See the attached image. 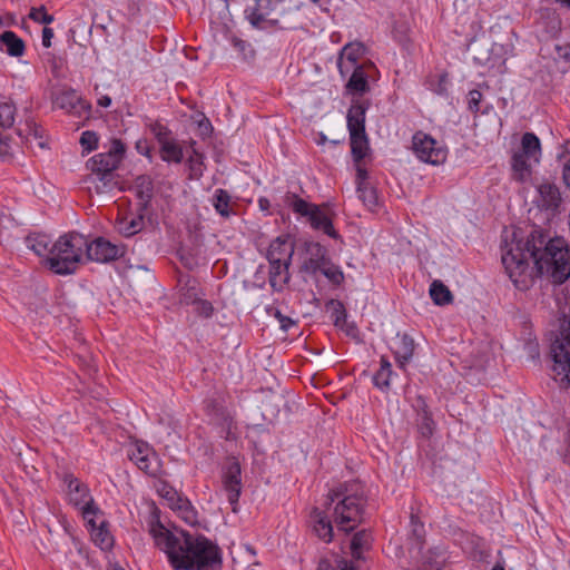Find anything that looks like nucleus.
I'll return each instance as SVG.
<instances>
[{
    "mask_svg": "<svg viewBox=\"0 0 570 570\" xmlns=\"http://www.w3.org/2000/svg\"><path fill=\"white\" fill-rule=\"evenodd\" d=\"M26 244L28 248H30L32 252H35L38 256H45L50 255V244L51 239L48 235L42 233H30L26 237Z\"/></svg>",
    "mask_w": 570,
    "mask_h": 570,
    "instance_id": "nucleus-32",
    "label": "nucleus"
},
{
    "mask_svg": "<svg viewBox=\"0 0 570 570\" xmlns=\"http://www.w3.org/2000/svg\"><path fill=\"white\" fill-rule=\"evenodd\" d=\"M126 154V145L119 138H112L108 151L99 153L87 161V168L90 174L86 177V183L94 186L97 194L111 193L118 187L119 168Z\"/></svg>",
    "mask_w": 570,
    "mask_h": 570,
    "instance_id": "nucleus-3",
    "label": "nucleus"
},
{
    "mask_svg": "<svg viewBox=\"0 0 570 570\" xmlns=\"http://www.w3.org/2000/svg\"><path fill=\"white\" fill-rule=\"evenodd\" d=\"M53 107L66 110L69 115L89 119L92 106L88 100L82 99L75 89H66L56 95L52 99Z\"/></svg>",
    "mask_w": 570,
    "mask_h": 570,
    "instance_id": "nucleus-11",
    "label": "nucleus"
},
{
    "mask_svg": "<svg viewBox=\"0 0 570 570\" xmlns=\"http://www.w3.org/2000/svg\"><path fill=\"white\" fill-rule=\"evenodd\" d=\"M538 24L542 28L547 38H556L561 31V19L552 8H541Z\"/></svg>",
    "mask_w": 570,
    "mask_h": 570,
    "instance_id": "nucleus-23",
    "label": "nucleus"
},
{
    "mask_svg": "<svg viewBox=\"0 0 570 570\" xmlns=\"http://www.w3.org/2000/svg\"><path fill=\"white\" fill-rule=\"evenodd\" d=\"M178 284L180 286L181 296L186 303L197 301L200 294V288L199 283L195 277L189 274H183L178 278Z\"/></svg>",
    "mask_w": 570,
    "mask_h": 570,
    "instance_id": "nucleus-31",
    "label": "nucleus"
},
{
    "mask_svg": "<svg viewBox=\"0 0 570 570\" xmlns=\"http://www.w3.org/2000/svg\"><path fill=\"white\" fill-rule=\"evenodd\" d=\"M502 264L515 288L529 289L534 277L564 283L570 276V249L560 238H549L542 229H532L522 236L520 228L513 230L510 243L504 240Z\"/></svg>",
    "mask_w": 570,
    "mask_h": 570,
    "instance_id": "nucleus-1",
    "label": "nucleus"
},
{
    "mask_svg": "<svg viewBox=\"0 0 570 570\" xmlns=\"http://www.w3.org/2000/svg\"><path fill=\"white\" fill-rule=\"evenodd\" d=\"M205 410L209 415L227 420L228 413L224 404L216 399H208L205 401Z\"/></svg>",
    "mask_w": 570,
    "mask_h": 570,
    "instance_id": "nucleus-47",
    "label": "nucleus"
},
{
    "mask_svg": "<svg viewBox=\"0 0 570 570\" xmlns=\"http://www.w3.org/2000/svg\"><path fill=\"white\" fill-rule=\"evenodd\" d=\"M135 149L139 155H142L151 160L153 146L147 138H140L135 144Z\"/></svg>",
    "mask_w": 570,
    "mask_h": 570,
    "instance_id": "nucleus-52",
    "label": "nucleus"
},
{
    "mask_svg": "<svg viewBox=\"0 0 570 570\" xmlns=\"http://www.w3.org/2000/svg\"><path fill=\"white\" fill-rule=\"evenodd\" d=\"M413 409L416 413L417 432L423 439L429 440L434 434L436 423L433 420L426 399L423 395H416Z\"/></svg>",
    "mask_w": 570,
    "mask_h": 570,
    "instance_id": "nucleus-15",
    "label": "nucleus"
},
{
    "mask_svg": "<svg viewBox=\"0 0 570 570\" xmlns=\"http://www.w3.org/2000/svg\"><path fill=\"white\" fill-rule=\"evenodd\" d=\"M394 374L392 364L386 356H381L380 368L373 375V384L382 391H387L391 385V377Z\"/></svg>",
    "mask_w": 570,
    "mask_h": 570,
    "instance_id": "nucleus-33",
    "label": "nucleus"
},
{
    "mask_svg": "<svg viewBox=\"0 0 570 570\" xmlns=\"http://www.w3.org/2000/svg\"><path fill=\"white\" fill-rule=\"evenodd\" d=\"M99 107L108 108L111 105V98L109 96H102L97 101Z\"/></svg>",
    "mask_w": 570,
    "mask_h": 570,
    "instance_id": "nucleus-63",
    "label": "nucleus"
},
{
    "mask_svg": "<svg viewBox=\"0 0 570 570\" xmlns=\"http://www.w3.org/2000/svg\"><path fill=\"white\" fill-rule=\"evenodd\" d=\"M199 128L204 134H210L213 131V126L207 118L199 122Z\"/></svg>",
    "mask_w": 570,
    "mask_h": 570,
    "instance_id": "nucleus-60",
    "label": "nucleus"
},
{
    "mask_svg": "<svg viewBox=\"0 0 570 570\" xmlns=\"http://www.w3.org/2000/svg\"><path fill=\"white\" fill-rule=\"evenodd\" d=\"M358 484H341L328 493L331 503L337 501L334 514L335 521L345 532H352L364 521L366 498L358 491Z\"/></svg>",
    "mask_w": 570,
    "mask_h": 570,
    "instance_id": "nucleus-5",
    "label": "nucleus"
},
{
    "mask_svg": "<svg viewBox=\"0 0 570 570\" xmlns=\"http://www.w3.org/2000/svg\"><path fill=\"white\" fill-rule=\"evenodd\" d=\"M351 69H353V71L346 83L347 91L360 95H364L370 91L367 75L364 71L363 66L350 67V70Z\"/></svg>",
    "mask_w": 570,
    "mask_h": 570,
    "instance_id": "nucleus-26",
    "label": "nucleus"
},
{
    "mask_svg": "<svg viewBox=\"0 0 570 570\" xmlns=\"http://www.w3.org/2000/svg\"><path fill=\"white\" fill-rule=\"evenodd\" d=\"M223 489L227 494V500L232 505V511H238V501L242 494V468L237 458L230 456L222 470Z\"/></svg>",
    "mask_w": 570,
    "mask_h": 570,
    "instance_id": "nucleus-9",
    "label": "nucleus"
},
{
    "mask_svg": "<svg viewBox=\"0 0 570 570\" xmlns=\"http://www.w3.org/2000/svg\"><path fill=\"white\" fill-rule=\"evenodd\" d=\"M303 248L307 257L299 266L301 273L315 276L324 265H328L331 259L328 250L321 243L306 240L303 244Z\"/></svg>",
    "mask_w": 570,
    "mask_h": 570,
    "instance_id": "nucleus-12",
    "label": "nucleus"
},
{
    "mask_svg": "<svg viewBox=\"0 0 570 570\" xmlns=\"http://www.w3.org/2000/svg\"><path fill=\"white\" fill-rule=\"evenodd\" d=\"M135 195L138 199L137 210L147 212L154 198V179L149 175H139L134 180Z\"/></svg>",
    "mask_w": 570,
    "mask_h": 570,
    "instance_id": "nucleus-18",
    "label": "nucleus"
},
{
    "mask_svg": "<svg viewBox=\"0 0 570 570\" xmlns=\"http://www.w3.org/2000/svg\"><path fill=\"white\" fill-rule=\"evenodd\" d=\"M232 43L239 52H244L246 47L249 46L245 40L235 36L232 37Z\"/></svg>",
    "mask_w": 570,
    "mask_h": 570,
    "instance_id": "nucleus-57",
    "label": "nucleus"
},
{
    "mask_svg": "<svg viewBox=\"0 0 570 570\" xmlns=\"http://www.w3.org/2000/svg\"><path fill=\"white\" fill-rule=\"evenodd\" d=\"M158 494L164 498L170 509H173L176 504H178L184 497H181L178 491L169 484L167 481H160L157 487Z\"/></svg>",
    "mask_w": 570,
    "mask_h": 570,
    "instance_id": "nucleus-41",
    "label": "nucleus"
},
{
    "mask_svg": "<svg viewBox=\"0 0 570 570\" xmlns=\"http://www.w3.org/2000/svg\"><path fill=\"white\" fill-rule=\"evenodd\" d=\"M212 204L222 217L229 218L232 215H235V212L233 210L230 204H232V196L230 194L224 189V188H217L214 191Z\"/></svg>",
    "mask_w": 570,
    "mask_h": 570,
    "instance_id": "nucleus-30",
    "label": "nucleus"
},
{
    "mask_svg": "<svg viewBox=\"0 0 570 570\" xmlns=\"http://www.w3.org/2000/svg\"><path fill=\"white\" fill-rule=\"evenodd\" d=\"M311 227L315 230H322L328 237L342 240V236L335 229L333 219L325 214L320 206L314 207L313 214L308 218Z\"/></svg>",
    "mask_w": 570,
    "mask_h": 570,
    "instance_id": "nucleus-22",
    "label": "nucleus"
},
{
    "mask_svg": "<svg viewBox=\"0 0 570 570\" xmlns=\"http://www.w3.org/2000/svg\"><path fill=\"white\" fill-rule=\"evenodd\" d=\"M197 304V313L206 318L210 317L214 313L213 304L209 301L200 299L199 297L195 302Z\"/></svg>",
    "mask_w": 570,
    "mask_h": 570,
    "instance_id": "nucleus-53",
    "label": "nucleus"
},
{
    "mask_svg": "<svg viewBox=\"0 0 570 570\" xmlns=\"http://www.w3.org/2000/svg\"><path fill=\"white\" fill-rule=\"evenodd\" d=\"M63 483L67 484L70 502L81 509L83 519L96 527L94 520L90 518L99 512V508L95 504L92 497H90L88 487L80 482L72 473H65Z\"/></svg>",
    "mask_w": 570,
    "mask_h": 570,
    "instance_id": "nucleus-8",
    "label": "nucleus"
},
{
    "mask_svg": "<svg viewBox=\"0 0 570 570\" xmlns=\"http://www.w3.org/2000/svg\"><path fill=\"white\" fill-rule=\"evenodd\" d=\"M410 527H411L412 540L415 541V547L421 550L425 542L424 523L420 520V518L416 514L411 513Z\"/></svg>",
    "mask_w": 570,
    "mask_h": 570,
    "instance_id": "nucleus-42",
    "label": "nucleus"
},
{
    "mask_svg": "<svg viewBox=\"0 0 570 570\" xmlns=\"http://www.w3.org/2000/svg\"><path fill=\"white\" fill-rule=\"evenodd\" d=\"M29 18L31 20H33L35 22L45 24V27L52 23L55 20V17L47 12V9L45 6H40L38 8H31Z\"/></svg>",
    "mask_w": 570,
    "mask_h": 570,
    "instance_id": "nucleus-49",
    "label": "nucleus"
},
{
    "mask_svg": "<svg viewBox=\"0 0 570 570\" xmlns=\"http://www.w3.org/2000/svg\"><path fill=\"white\" fill-rule=\"evenodd\" d=\"M160 158L166 163H181L184 158L183 148L173 139L160 146Z\"/></svg>",
    "mask_w": 570,
    "mask_h": 570,
    "instance_id": "nucleus-38",
    "label": "nucleus"
},
{
    "mask_svg": "<svg viewBox=\"0 0 570 570\" xmlns=\"http://www.w3.org/2000/svg\"><path fill=\"white\" fill-rule=\"evenodd\" d=\"M294 252L295 244L289 235H279L269 243L265 258L268 263L292 264Z\"/></svg>",
    "mask_w": 570,
    "mask_h": 570,
    "instance_id": "nucleus-14",
    "label": "nucleus"
},
{
    "mask_svg": "<svg viewBox=\"0 0 570 570\" xmlns=\"http://www.w3.org/2000/svg\"><path fill=\"white\" fill-rule=\"evenodd\" d=\"M396 337L397 341L395 343V348L393 350V355L397 366L404 370L406 364L413 357L415 351V342L407 333H397Z\"/></svg>",
    "mask_w": 570,
    "mask_h": 570,
    "instance_id": "nucleus-20",
    "label": "nucleus"
},
{
    "mask_svg": "<svg viewBox=\"0 0 570 570\" xmlns=\"http://www.w3.org/2000/svg\"><path fill=\"white\" fill-rule=\"evenodd\" d=\"M99 136L94 130H86L81 134L80 145L83 151L90 153L98 148Z\"/></svg>",
    "mask_w": 570,
    "mask_h": 570,
    "instance_id": "nucleus-48",
    "label": "nucleus"
},
{
    "mask_svg": "<svg viewBox=\"0 0 570 570\" xmlns=\"http://www.w3.org/2000/svg\"><path fill=\"white\" fill-rule=\"evenodd\" d=\"M528 156L521 153H514L511 157V167L514 171V179L524 181L525 177L531 174V167L528 163Z\"/></svg>",
    "mask_w": 570,
    "mask_h": 570,
    "instance_id": "nucleus-37",
    "label": "nucleus"
},
{
    "mask_svg": "<svg viewBox=\"0 0 570 570\" xmlns=\"http://www.w3.org/2000/svg\"><path fill=\"white\" fill-rule=\"evenodd\" d=\"M53 30L49 27H45L42 29V46L45 48H50L51 47V40L53 38Z\"/></svg>",
    "mask_w": 570,
    "mask_h": 570,
    "instance_id": "nucleus-55",
    "label": "nucleus"
},
{
    "mask_svg": "<svg viewBox=\"0 0 570 570\" xmlns=\"http://www.w3.org/2000/svg\"><path fill=\"white\" fill-rule=\"evenodd\" d=\"M0 49L10 57L20 58L26 52V43L16 32L6 30L0 35Z\"/></svg>",
    "mask_w": 570,
    "mask_h": 570,
    "instance_id": "nucleus-24",
    "label": "nucleus"
},
{
    "mask_svg": "<svg viewBox=\"0 0 570 570\" xmlns=\"http://www.w3.org/2000/svg\"><path fill=\"white\" fill-rule=\"evenodd\" d=\"M95 542L102 549H110L114 544V538L106 529V522H101L100 527L96 529L92 534Z\"/></svg>",
    "mask_w": 570,
    "mask_h": 570,
    "instance_id": "nucleus-44",
    "label": "nucleus"
},
{
    "mask_svg": "<svg viewBox=\"0 0 570 570\" xmlns=\"http://www.w3.org/2000/svg\"><path fill=\"white\" fill-rule=\"evenodd\" d=\"M336 569L337 570H358L357 567H355L352 561L346 560V559H340L337 561Z\"/></svg>",
    "mask_w": 570,
    "mask_h": 570,
    "instance_id": "nucleus-56",
    "label": "nucleus"
},
{
    "mask_svg": "<svg viewBox=\"0 0 570 570\" xmlns=\"http://www.w3.org/2000/svg\"><path fill=\"white\" fill-rule=\"evenodd\" d=\"M365 46L362 42H350L345 45L337 59V68L342 77L350 72V67L360 66L358 59L365 53Z\"/></svg>",
    "mask_w": 570,
    "mask_h": 570,
    "instance_id": "nucleus-17",
    "label": "nucleus"
},
{
    "mask_svg": "<svg viewBox=\"0 0 570 570\" xmlns=\"http://www.w3.org/2000/svg\"><path fill=\"white\" fill-rule=\"evenodd\" d=\"M284 0H254L253 6H247L244 10V17L256 30H286L294 27L282 26L278 19L268 18L276 7Z\"/></svg>",
    "mask_w": 570,
    "mask_h": 570,
    "instance_id": "nucleus-6",
    "label": "nucleus"
},
{
    "mask_svg": "<svg viewBox=\"0 0 570 570\" xmlns=\"http://www.w3.org/2000/svg\"><path fill=\"white\" fill-rule=\"evenodd\" d=\"M430 296L435 305L444 306L453 302V294L441 281H433L430 286Z\"/></svg>",
    "mask_w": 570,
    "mask_h": 570,
    "instance_id": "nucleus-36",
    "label": "nucleus"
},
{
    "mask_svg": "<svg viewBox=\"0 0 570 570\" xmlns=\"http://www.w3.org/2000/svg\"><path fill=\"white\" fill-rule=\"evenodd\" d=\"M351 154L354 163H362L370 151L367 134L350 135Z\"/></svg>",
    "mask_w": 570,
    "mask_h": 570,
    "instance_id": "nucleus-27",
    "label": "nucleus"
},
{
    "mask_svg": "<svg viewBox=\"0 0 570 570\" xmlns=\"http://www.w3.org/2000/svg\"><path fill=\"white\" fill-rule=\"evenodd\" d=\"M318 273L324 275L334 286H341L345 279L344 272L338 265L334 264L332 259H330L328 265H324Z\"/></svg>",
    "mask_w": 570,
    "mask_h": 570,
    "instance_id": "nucleus-40",
    "label": "nucleus"
},
{
    "mask_svg": "<svg viewBox=\"0 0 570 570\" xmlns=\"http://www.w3.org/2000/svg\"><path fill=\"white\" fill-rule=\"evenodd\" d=\"M146 212H138L135 217H121L116 220L117 232L125 236L131 237L144 228V217Z\"/></svg>",
    "mask_w": 570,
    "mask_h": 570,
    "instance_id": "nucleus-25",
    "label": "nucleus"
},
{
    "mask_svg": "<svg viewBox=\"0 0 570 570\" xmlns=\"http://www.w3.org/2000/svg\"><path fill=\"white\" fill-rule=\"evenodd\" d=\"M266 313L271 316H274L278 321L279 327L284 332H287L291 327L297 325V321H294L289 316L284 315L278 308L274 306H267Z\"/></svg>",
    "mask_w": 570,
    "mask_h": 570,
    "instance_id": "nucleus-45",
    "label": "nucleus"
},
{
    "mask_svg": "<svg viewBox=\"0 0 570 570\" xmlns=\"http://www.w3.org/2000/svg\"><path fill=\"white\" fill-rule=\"evenodd\" d=\"M562 178L567 187L570 188V159L563 166Z\"/></svg>",
    "mask_w": 570,
    "mask_h": 570,
    "instance_id": "nucleus-58",
    "label": "nucleus"
},
{
    "mask_svg": "<svg viewBox=\"0 0 570 570\" xmlns=\"http://www.w3.org/2000/svg\"><path fill=\"white\" fill-rule=\"evenodd\" d=\"M482 94L478 89H472L468 92V108L471 112L476 114L480 111V104L482 101Z\"/></svg>",
    "mask_w": 570,
    "mask_h": 570,
    "instance_id": "nucleus-51",
    "label": "nucleus"
},
{
    "mask_svg": "<svg viewBox=\"0 0 570 570\" xmlns=\"http://www.w3.org/2000/svg\"><path fill=\"white\" fill-rule=\"evenodd\" d=\"M343 324L346 326L345 332H346L347 335L354 337L357 334L358 328H357V326L354 323H347L346 322V323H343Z\"/></svg>",
    "mask_w": 570,
    "mask_h": 570,
    "instance_id": "nucleus-62",
    "label": "nucleus"
},
{
    "mask_svg": "<svg viewBox=\"0 0 570 570\" xmlns=\"http://www.w3.org/2000/svg\"><path fill=\"white\" fill-rule=\"evenodd\" d=\"M148 532L174 570H220L223 567V551L216 542L184 529H176V532L167 529L157 507L150 512Z\"/></svg>",
    "mask_w": 570,
    "mask_h": 570,
    "instance_id": "nucleus-2",
    "label": "nucleus"
},
{
    "mask_svg": "<svg viewBox=\"0 0 570 570\" xmlns=\"http://www.w3.org/2000/svg\"><path fill=\"white\" fill-rule=\"evenodd\" d=\"M284 204L292 208V210L303 217H307V219L313 214L314 207L318 205L306 202L301 198L297 194L287 191L284 196Z\"/></svg>",
    "mask_w": 570,
    "mask_h": 570,
    "instance_id": "nucleus-28",
    "label": "nucleus"
},
{
    "mask_svg": "<svg viewBox=\"0 0 570 570\" xmlns=\"http://www.w3.org/2000/svg\"><path fill=\"white\" fill-rule=\"evenodd\" d=\"M287 263H268V283L274 292H282L291 282L289 267Z\"/></svg>",
    "mask_w": 570,
    "mask_h": 570,
    "instance_id": "nucleus-21",
    "label": "nucleus"
},
{
    "mask_svg": "<svg viewBox=\"0 0 570 570\" xmlns=\"http://www.w3.org/2000/svg\"><path fill=\"white\" fill-rule=\"evenodd\" d=\"M412 150L419 160L433 166L444 164L448 158V148L422 130L412 136Z\"/></svg>",
    "mask_w": 570,
    "mask_h": 570,
    "instance_id": "nucleus-7",
    "label": "nucleus"
},
{
    "mask_svg": "<svg viewBox=\"0 0 570 570\" xmlns=\"http://www.w3.org/2000/svg\"><path fill=\"white\" fill-rule=\"evenodd\" d=\"M354 166H355V170H356V179H355L356 187L363 186L364 184H370L368 183V171L363 166V164L354 163Z\"/></svg>",
    "mask_w": 570,
    "mask_h": 570,
    "instance_id": "nucleus-54",
    "label": "nucleus"
},
{
    "mask_svg": "<svg viewBox=\"0 0 570 570\" xmlns=\"http://www.w3.org/2000/svg\"><path fill=\"white\" fill-rule=\"evenodd\" d=\"M358 198L368 208H373L379 204L377 190L371 184H364L363 186L356 187Z\"/></svg>",
    "mask_w": 570,
    "mask_h": 570,
    "instance_id": "nucleus-43",
    "label": "nucleus"
},
{
    "mask_svg": "<svg viewBox=\"0 0 570 570\" xmlns=\"http://www.w3.org/2000/svg\"><path fill=\"white\" fill-rule=\"evenodd\" d=\"M331 304L335 305L332 312V318L335 326H342V323H346V309L341 301H331Z\"/></svg>",
    "mask_w": 570,
    "mask_h": 570,
    "instance_id": "nucleus-50",
    "label": "nucleus"
},
{
    "mask_svg": "<svg viewBox=\"0 0 570 570\" xmlns=\"http://www.w3.org/2000/svg\"><path fill=\"white\" fill-rule=\"evenodd\" d=\"M371 533L366 530H361L354 533L351 540V554L355 560H363V550L371 547Z\"/></svg>",
    "mask_w": 570,
    "mask_h": 570,
    "instance_id": "nucleus-34",
    "label": "nucleus"
},
{
    "mask_svg": "<svg viewBox=\"0 0 570 570\" xmlns=\"http://www.w3.org/2000/svg\"><path fill=\"white\" fill-rule=\"evenodd\" d=\"M258 207L262 212H268L271 208V202L266 197L258 198Z\"/></svg>",
    "mask_w": 570,
    "mask_h": 570,
    "instance_id": "nucleus-61",
    "label": "nucleus"
},
{
    "mask_svg": "<svg viewBox=\"0 0 570 570\" xmlns=\"http://www.w3.org/2000/svg\"><path fill=\"white\" fill-rule=\"evenodd\" d=\"M317 570H337L336 567H333L330 560L321 559L317 566Z\"/></svg>",
    "mask_w": 570,
    "mask_h": 570,
    "instance_id": "nucleus-59",
    "label": "nucleus"
},
{
    "mask_svg": "<svg viewBox=\"0 0 570 570\" xmlns=\"http://www.w3.org/2000/svg\"><path fill=\"white\" fill-rule=\"evenodd\" d=\"M539 199L538 207L540 209L556 213L561 205V193L557 185L543 183L538 187Z\"/></svg>",
    "mask_w": 570,
    "mask_h": 570,
    "instance_id": "nucleus-19",
    "label": "nucleus"
},
{
    "mask_svg": "<svg viewBox=\"0 0 570 570\" xmlns=\"http://www.w3.org/2000/svg\"><path fill=\"white\" fill-rule=\"evenodd\" d=\"M127 246L114 244L105 237H97L91 243L87 240L86 258L96 263H110L125 256Z\"/></svg>",
    "mask_w": 570,
    "mask_h": 570,
    "instance_id": "nucleus-10",
    "label": "nucleus"
},
{
    "mask_svg": "<svg viewBox=\"0 0 570 570\" xmlns=\"http://www.w3.org/2000/svg\"><path fill=\"white\" fill-rule=\"evenodd\" d=\"M313 518L315 522L314 531L316 535L324 542H331L333 539V527L325 512L315 508L313 511Z\"/></svg>",
    "mask_w": 570,
    "mask_h": 570,
    "instance_id": "nucleus-29",
    "label": "nucleus"
},
{
    "mask_svg": "<svg viewBox=\"0 0 570 570\" xmlns=\"http://www.w3.org/2000/svg\"><path fill=\"white\" fill-rule=\"evenodd\" d=\"M171 510L177 511L187 524L195 525L198 523V513L187 498H183Z\"/></svg>",
    "mask_w": 570,
    "mask_h": 570,
    "instance_id": "nucleus-39",
    "label": "nucleus"
},
{
    "mask_svg": "<svg viewBox=\"0 0 570 570\" xmlns=\"http://www.w3.org/2000/svg\"><path fill=\"white\" fill-rule=\"evenodd\" d=\"M86 246L87 238L83 235L77 232L63 234L51 245L45 264L53 274L71 275L82 263Z\"/></svg>",
    "mask_w": 570,
    "mask_h": 570,
    "instance_id": "nucleus-4",
    "label": "nucleus"
},
{
    "mask_svg": "<svg viewBox=\"0 0 570 570\" xmlns=\"http://www.w3.org/2000/svg\"><path fill=\"white\" fill-rule=\"evenodd\" d=\"M149 130L155 136V138L157 139V141L159 142L160 146L163 144H166V142L173 140L170 138V136H171L170 129L159 121H155V122L150 124Z\"/></svg>",
    "mask_w": 570,
    "mask_h": 570,
    "instance_id": "nucleus-46",
    "label": "nucleus"
},
{
    "mask_svg": "<svg viewBox=\"0 0 570 570\" xmlns=\"http://www.w3.org/2000/svg\"><path fill=\"white\" fill-rule=\"evenodd\" d=\"M30 131H32L35 138H42V128L37 126L36 124L32 125Z\"/></svg>",
    "mask_w": 570,
    "mask_h": 570,
    "instance_id": "nucleus-64",
    "label": "nucleus"
},
{
    "mask_svg": "<svg viewBox=\"0 0 570 570\" xmlns=\"http://www.w3.org/2000/svg\"><path fill=\"white\" fill-rule=\"evenodd\" d=\"M521 154L528 156V158H534L539 160L541 155V142L538 136L533 132H524L521 138Z\"/></svg>",
    "mask_w": 570,
    "mask_h": 570,
    "instance_id": "nucleus-35",
    "label": "nucleus"
},
{
    "mask_svg": "<svg viewBox=\"0 0 570 570\" xmlns=\"http://www.w3.org/2000/svg\"><path fill=\"white\" fill-rule=\"evenodd\" d=\"M128 459L150 476H156L160 471L156 452L145 442H136L128 452Z\"/></svg>",
    "mask_w": 570,
    "mask_h": 570,
    "instance_id": "nucleus-13",
    "label": "nucleus"
},
{
    "mask_svg": "<svg viewBox=\"0 0 570 570\" xmlns=\"http://www.w3.org/2000/svg\"><path fill=\"white\" fill-rule=\"evenodd\" d=\"M368 100L353 99L347 110L346 121L350 135L364 134L366 111L370 108Z\"/></svg>",
    "mask_w": 570,
    "mask_h": 570,
    "instance_id": "nucleus-16",
    "label": "nucleus"
}]
</instances>
